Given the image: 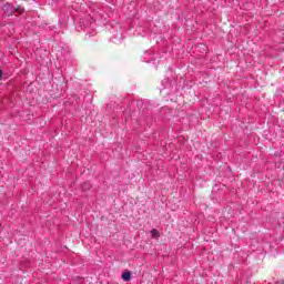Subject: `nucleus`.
<instances>
[{
    "mask_svg": "<svg viewBox=\"0 0 284 284\" xmlns=\"http://www.w3.org/2000/svg\"><path fill=\"white\" fill-rule=\"evenodd\" d=\"M2 10H3L4 14H7V17H12V14H14V7L10 3H6L2 7Z\"/></svg>",
    "mask_w": 284,
    "mask_h": 284,
    "instance_id": "obj_1",
    "label": "nucleus"
},
{
    "mask_svg": "<svg viewBox=\"0 0 284 284\" xmlns=\"http://www.w3.org/2000/svg\"><path fill=\"white\" fill-rule=\"evenodd\" d=\"M122 278L128 283L129 281L132 280V273H130V272L123 273Z\"/></svg>",
    "mask_w": 284,
    "mask_h": 284,
    "instance_id": "obj_2",
    "label": "nucleus"
},
{
    "mask_svg": "<svg viewBox=\"0 0 284 284\" xmlns=\"http://www.w3.org/2000/svg\"><path fill=\"white\" fill-rule=\"evenodd\" d=\"M151 236L152 239H159V236H161V234L159 233V231L156 229L151 230Z\"/></svg>",
    "mask_w": 284,
    "mask_h": 284,
    "instance_id": "obj_3",
    "label": "nucleus"
},
{
    "mask_svg": "<svg viewBox=\"0 0 284 284\" xmlns=\"http://www.w3.org/2000/svg\"><path fill=\"white\" fill-rule=\"evenodd\" d=\"M90 187H92V185L90 183H88V182H84L82 184V190H90Z\"/></svg>",
    "mask_w": 284,
    "mask_h": 284,
    "instance_id": "obj_4",
    "label": "nucleus"
},
{
    "mask_svg": "<svg viewBox=\"0 0 284 284\" xmlns=\"http://www.w3.org/2000/svg\"><path fill=\"white\" fill-rule=\"evenodd\" d=\"M14 12H19V14H22L23 9H21V7L14 8Z\"/></svg>",
    "mask_w": 284,
    "mask_h": 284,
    "instance_id": "obj_5",
    "label": "nucleus"
},
{
    "mask_svg": "<svg viewBox=\"0 0 284 284\" xmlns=\"http://www.w3.org/2000/svg\"><path fill=\"white\" fill-rule=\"evenodd\" d=\"M1 77H3V71L0 70V79H1Z\"/></svg>",
    "mask_w": 284,
    "mask_h": 284,
    "instance_id": "obj_6",
    "label": "nucleus"
}]
</instances>
